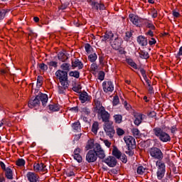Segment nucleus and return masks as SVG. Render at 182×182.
Masks as SVG:
<instances>
[{
    "label": "nucleus",
    "mask_w": 182,
    "mask_h": 182,
    "mask_svg": "<svg viewBox=\"0 0 182 182\" xmlns=\"http://www.w3.org/2000/svg\"><path fill=\"white\" fill-rule=\"evenodd\" d=\"M95 110H97L98 117L102 119V121L104 123H107L108 122H110V114L107 112V111H106L105 107L100 105V102L95 101Z\"/></svg>",
    "instance_id": "f257e3e1"
},
{
    "label": "nucleus",
    "mask_w": 182,
    "mask_h": 182,
    "mask_svg": "<svg viewBox=\"0 0 182 182\" xmlns=\"http://www.w3.org/2000/svg\"><path fill=\"white\" fill-rule=\"evenodd\" d=\"M154 134L161 141L167 143V141H171V137L168 134L163 131L161 128L156 127L153 129Z\"/></svg>",
    "instance_id": "f03ea898"
},
{
    "label": "nucleus",
    "mask_w": 182,
    "mask_h": 182,
    "mask_svg": "<svg viewBox=\"0 0 182 182\" xmlns=\"http://www.w3.org/2000/svg\"><path fill=\"white\" fill-rule=\"evenodd\" d=\"M156 177L158 180H163L166 176V164L163 161H156Z\"/></svg>",
    "instance_id": "7ed1b4c3"
},
{
    "label": "nucleus",
    "mask_w": 182,
    "mask_h": 182,
    "mask_svg": "<svg viewBox=\"0 0 182 182\" xmlns=\"http://www.w3.org/2000/svg\"><path fill=\"white\" fill-rule=\"evenodd\" d=\"M124 141L127 144L128 151H126L125 153H133V149H136V139L132 136H126L124 137Z\"/></svg>",
    "instance_id": "20e7f679"
},
{
    "label": "nucleus",
    "mask_w": 182,
    "mask_h": 182,
    "mask_svg": "<svg viewBox=\"0 0 182 182\" xmlns=\"http://www.w3.org/2000/svg\"><path fill=\"white\" fill-rule=\"evenodd\" d=\"M149 154L151 157L155 159V160H158V161H161V160H163V152L159 148H151L149 149Z\"/></svg>",
    "instance_id": "39448f33"
},
{
    "label": "nucleus",
    "mask_w": 182,
    "mask_h": 182,
    "mask_svg": "<svg viewBox=\"0 0 182 182\" xmlns=\"http://www.w3.org/2000/svg\"><path fill=\"white\" fill-rule=\"evenodd\" d=\"M104 130L107 134L109 136L110 139L114 136V128L113 127V122L109 121L108 122H105L104 124Z\"/></svg>",
    "instance_id": "423d86ee"
},
{
    "label": "nucleus",
    "mask_w": 182,
    "mask_h": 182,
    "mask_svg": "<svg viewBox=\"0 0 182 182\" xmlns=\"http://www.w3.org/2000/svg\"><path fill=\"white\" fill-rule=\"evenodd\" d=\"M55 76L58 79L60 83H69L68 80V72L58 70L55 72Z\"/></svg>",
    "instance_id": "0eeeda50"
},
{
    "label": "nucleus",
    "mask_w": 182,
    "mask_h": 182,
    "mask_svg": "<svg viewBox=\"0 0 182 182\" xmlns=\"http://www.w3.org/2000/svg\"><path fill=\"white\" fill-rule=\"evenodd\" d=\"M94 151L97 154V157H99V159H105V157H106L105 149L102 148V145L100 144H95Z\"/></svg>",
    "instance_id": "6e6552de"
},
{
    "label": "nucleus",
    "mask_w": 182,
    "mask_h": 182,
    "mask_svg": "<svg viewBox=\"0 0 182 182\" xmlns=\"http://www.w3.org/2000/svg\"><path fill=\"white\" fill-rule=\"evenodd\" d=\"M26 178L29 182H41V178L39 175L35 172H28L26 173Z\"/></svg>",
    "instance_id": "1a4fd4ad"
},
{
    "label": "nucleus",
    "mask_w": 182,
    "mask_h": 182,
    "mask_svg": "<svg viewBox=\"0 0 182 182\" xmlns=\"http://www.w3.org/2000/svg\"><path fill=\"white\" fill-rule=\"evenodd\" d=\"M112 48L115 49V50H119L122 44L123 43V39L120 37H115L114 40L110 42Z\"/></svg>",
    "instance_id": "9d476101"
},
{
    "label": "nucleus",
    "mask_w": 182,
    "mask_h": 182,
    "mask_svg": "<svg viewBox=\"0 0 182 182\" xmlns=\"http://www.w3.org/2000/svg\"><path fill=\"white\" fill-rule=\"evenodd\" d=\"M86 160L88 163H95L97 160L96 152L93 150H90L86 154Z\"/></svg>",
    "instance_id": "9b49d317"
},
{
    "label": "nucleus",
    "mask_w": 182,
    "mask_h": 182,
    "mask_svg": "<svg viewBox=\"0 0 182 182\" xmlns=\"http://www.w3.org/2000/svg\"><path fill=\"white\" fill-rule=\"evenodd\" d=\"M103 90L105 93L113 92L114 90V85L112 81H105L102 83Z\"/></svg>",
    "instance_id": "f8f14e48"
},
{
    "label": "nucleus",
    "mask_w": 182,
    "mask_h": 182,
    "mask_svg": "<svg viewBox=\"0 0 182 182\" xmlns=\"http://www.w3.org/2000/svg\"><path fill=\"white\" fill-rule=\"evenodd\" d=\"M104 163H105L108 167H116L117 160L114 158V156H109L104 160Z\"/></svg>",
    "instance_id": "ddd939ff"
},
{
    "label": "nucleus",
    "mask_w": 182,
    "mask_h": 182,
    "mask_svg": "<svg viewBox=\"0 0 182 182\" xmlns=\"http://www.w3.org/2000/svg\"><path fill=\"white\" fill-rule=\"evenodd\" d=\"M129 21L132 22L133 25H135L136 26H140V25H141V22L143 20L140 18L138 16L131 14H129Z\"/></svg>",
    "instance_id": "4468645a"
},
{
    "label": "nucleus",
    "mask_w": 182,
    "mask_h": 182,
    "mask_svg": "<svg viewBox=\"0 0 182 182\" xmlns=\"http://www.w3.org/2000/svg\"><path fill=\"white\" fill-rule=\"evenodd\" d=\"M33 170L36 173H40V171H46V166L43 163H35L33 164Z\"/></svg>",
    "instance_id": "2eb2a0df"
},
{
    "label": "nucleus",
    "mask_w": 182,
    "mask_h": 182,
    "mask_svg": "<svg viewBox=\"0 0 182 182\" xmlns=\"http://www.w3.org/2000/svg\"><path fill=\"white\" fill-rule=\"evenodd\" d=\"M114 38V34L112 31H107L105 35L101 37L102 42H111Z\"/></svg>",
    "instance_id": "dca6fc26"
},
{
    "label": "nucleus",
    "mask_w": 182,
    "mask_h": 182,
    "mask_svg": "<svg viewBox=\"0 0 182 182\" xmlns=\"http://www.w3.org/2000/svg\"><path fill=\"white\" fill-rule=\"evenodd\" d=\"M60 85L58 86V93L60 95H65L66 90L69 89V82H60Z\"/></svg>",
    "instance_id": "f3484780"
},
{
    "label": "nucleus",
    "mask_w": 182,
    "mask_h": 182,
    "mask_svg": "<svg viewBox=\"0 0 182 182\" xmlns=\"http://www.w3.org/2000/svg\"><path fill=\"white\" fill-rule=\"evenodd\" d=\"M37 99H38V100H40V104L41 102L43 105V106H46V103H48V95L46 94H43L42 92H39L38 95H36Z\"/></svg>",
    "instance_id": "a211bd4d"
},
{
    "label": "nucleus",
    "mask_w": 182,
    "mask_h": 182,
    "mask_svg": "<svg viewBox=\"0 0 182 182\" xmlns=\"http://www.w3.org/2000/svg\"><path fill=\"white\" fill-rule=\"evenodd\" d=\"M80 148H76L73 152V159L76 160L77 163H82V156L80 155Z\"/></svg>",
    "instance_id": "6ab92c4d"
},
{
    "label": "nucleus",
    "mask_w": 182,
    "mask_h": 182,
    "mask_svg": "<svg viewBox=\"0 0 182 182\" xmlns=\"http://www.w3.org/2000/svg\"><path fill=\"white\" fill-rule=\"evenodd\" d=\"M71 64L73 69H83V63L78 59L73 60Z\"/></svg>",
    "instance_id": "aec40b11"
},
{
    "label": "nucleus",
    "mask_w": 182,
    "mask_h": 182,
    "mask_svg": "<svg viewBox=\"0 0 182 182\" xmlns=\"http://www.w3.org/2000/svg\"><path fill=\"white\" fill-rule=\"evenodd\" d=\"M80 100L81 103H86L90 101V96L86 92H82L80 94Z\"/></svg>",
    "instance_id": "412c9836"
},
{
    "label": "nucleus",
    "mask_w": 182,
    "mask_h": 182,
    "mask_svg": "<svg viewBox=\"0 0 182 182\" xmlns=\"http://www.w3.org/2000/svg\"><path fill=\"white\" fill-rule=\"evenodd\" d=\"M41 105V100H39L36 96L34 100H31L28 102V106L30 109H33V107H36Z\"/></svg>",
    "instance_id": "4be33fe9"
},
{
    "label": "nucleus",
    "mask_w": 182,
    "mask_h": 182,
    "mask_svg": "<svg viewBox=\"0 0 182 182\" xmlns=\"http://www.w3.org/2000/svg\"><path fill=\"white\" fill-rule=\"evenodd\" d=\"M143 115L142 114L140 113H136L134 114V123L136 126H140V124H141V122H143Z\"/></svg>",
    "instance_id": "5701e85b"
},
{
    "label": "nucleus",
    "mask_w": 182,
    "mask_h": 182,
    "mask_svg": "<svg viewBox=\"0 0 182 182\" xmlns=\"http://www.w3.org/2000/svg\"><path fill=\"white\" fill-rule=\"evenodd\" d=\"M58 60H60V62H66L69 59V57H68V53L64 52H60L58 54Z\"/></svg>",
    "instance_id": "b1692460"
},
{
    "label": "nucleus",
    "mask_w": 182,
    "mask_h": 182,
    "mask_svg": "<svg viewBox=\"0 0 182 182\" xmlns=\"http://www.w3.org/2000/svg\"><path fill=\"white\" fill-rule=\"evenodd\" d=\"M137 42L141 46H147V38L143 36H139L137 38Z\"/></svg>",
    "instance_id": "393cba45"
},
{
    "label": "nucleus",
    "mask_w": 182,
    "mask_h": 182,
    "mask_svg": "<svg viewBox=\"0 0 182 182\" xmlns=\"http://www.w3.org/2000/svg\"><path fill=\"white\" fill-rule=\"evenodd\" d=\"M112 156H114V157H116V159H119L120 157L122 156V151H120V150H119V149H117V146H113Z\"/></svg>",
    "instance_id": "a878e982"
},
{
    "label": "nucleus",
    "mask_w": 182,
    "mask_h": 182,
    "mask_svg": "<svg viewBox=\"0 0 182 182\" xmlns=\"http://www.w3.org/2000/svg\"><path fill=\"white\" fill-rule=\"evenodd\" d=\"M139 58L141 59H149L150 56L149 55V53L146 50H141L139 52Z\"/></svg>",
    "instance_id": "bb28decb"
},
{
    "label": "nucleus",
    "mask_w": 182,
    "mask_h": 182,
    "mask_svg": "<svg viewBox=\"0 0 182 182\" xmlns=\"http://www.w3.org/2000/svg\"><path fill=\"white\" fill-rule=\"evenodd\" d=\"M61 70H63L64 72H69L70 70V64L68 63H63L60 65Z\"/></svg>",
    "instance_id": "cd10ccee"
},
{
    "label": "nucleus",
    "mask_w": 182,
    "mask_h": 182,
    "mask_svg": "<svg viewBox=\"0 0 182 182\" xmlns=\"http://www.w3.org/2000/svg\"><path fill=\"white\" fill-rule=\"evenodd\" d=\"M80 122L79 121H77L72 124V128L73 130H75V132H80L81 129Z\"/></svg>",
    "instance_id": "c85d7f7f"
},
{
    "label": "nucleus",
    "mask_w": 182,
    "mask_h": 182,
    "mask_svg": "<svg viewBox=\"0 0 182 182\" xmlns=\"http://www.w3.org/2000/svg\"><path fill=\"white\" fill-rule=\"evenodd\" d=\"M6 177L9 180H12L14 178L13 173H12V169L10 168H6Z\"/></svg>",
    "instance_id": "c756f323"
},
{
    "label": "nucleus",
    "mask_w": 182,
    "mask_h": 182,
    "mask_svg": "<svg viewBox=\"0 0 182 182\" xmlns=\"http://www.w3.org/2000/svg\"><path fill=\"white\" fill-rule=\"evenodd\" d=\"M99 130V122H95L92 124V132L95 134H97V131Z\"/></svg>",
    "instance_id": "7c9ffc66"
},
{
    "label": "nucleus",
    "mask_w": 182,
    "mask_h": 182,
    "mask_svg": "<svg viewBox=\"0 0 182 182\" xmlns=\"http://www.w3.org/2000/svg\"><path fill=\"white\" fill-rule=\"evenodd\" d=\"M69 76H70L71 77H75V79H79V77H80V73L77 70L70 71L69 73Z\"/></svg>",
    "instance_id": "2f4dec72"
},
{
    "label": "nucleus",
    "mask_w": 182,
    "mask_h": 182,
    "mask_svg": "<svg viewBox=\"0 0 182 182\" xmlns=\"http://www.w3.org/2000/svg\"><path fill=\"white\" fill-rule=\"evenodd\" d=\"M97 59V54H96V53L90 54L88 56V60H90V62H91L92 63H94V62H96Z\"/></svg>",
    "instance_id": "473e14b6"
},
{
    "label": "nucleus",
    "mask_w": 182,
    "mask_h": 182,
    "mask_svg": "<svg viewBox=\"0 0 182 182\" xmlns=\"http://www.w3.org/2000/svg\"><path fill=\"white\" fill-rule=\"evenodd\" d=\"M115 123H117L118 124H120L122 122L123 117H122L121 114H115L113 117Z\"/></svg>",
    "instance_id": "72a5a7b5"
},
{
    "label": "nucleus",
    "mask_w": 182,
    "mask_h": 182,
    "mask_svg": "<svg viewBox=\"0 0 182 182\" xmlns=\"http://www.w3.org/2000/svg\"><path fill=\"white\" fill-rule=\"evenodd\" d=\"M81 113L82 116H90V109L87 107L82 108Z\"/></svg>",
    "instance_id": "f704fd0d"
},
{
    "label": "nucleus",
    "mask_w": 182,
    "mask_h": 182,
    "mask_svg": "<svg viewBox=\"0 0 182 182\" xmlns=\"http://www.w3.org/2000/svg\"><path fill=\"white\" fill-rule=\"evenodd\" d=\"M49 107V109L51 111V112H59L60 110V107H59V105H56V104H54V105H50L48 106Z\"/></svg>",
    "instance_id": "c9c22d12"
},
{
    "label": "nucleus",
    "mask_w": 182,
    "mask_h": 182,
    "mask_svg": "<svg viewBox=\"0 0 182 182\" xmlns=\"http://www.w3.org/2000/svg\"><path fill=\"white\" fill-rule=\"evenodd\" d=\"M132 133L133 134V136H134L135 137H140V136H141L140 131L137 128L132 129Z\"/></svg>",
    "instance_id": "e433bc0d"
},
{
    "label": "nucleus",
    "mask_w": 182,
    "mask_h": 182,
    "mask_svg": "<svg viewBox=\"0 0 182 182\" xmlns=\"http://www.w3.org/2000/svg\"><path fill=\"white\" fill-rule=\"evenodd\" d=\"M146 171H147V169H146V168H144L143 166H139L137 168L136 173L141 176V175L144 174V173H146Z\"/></svg>",
    "instance_id": "4c0bfd02"
},
{
    "label": "nucleus",
    "mask_w": 182,
    "mask_h": 182,
    "mask_svg": "<svg viewBox=\"0 0 182 182\" xmlns=\"http://www.w3.org/2000/svg\"><path fill=\"white\" fill-rule=\"evenodd\" d=\"M82 89V86L79 84H75V85L73 87V92H75L76 93H80V90Z\"/></svg>",
    "instance_id": "58836bf2"
},
{
    "label": "nucleus",
    "mask_w": 182,
    "mask_h": 182,
    "mask_svg": "<svg viewBox=\"0 0 182 182\" xmlns=\"http://www.w3.org/2000/svg\"><path fill=\"white\" fill-rule=\"evenodd\" d=\"M85 49L87 53L88 54L92 53V52H93V48H92V46H90V44L89 43L85 44Z\"/></svg>",
    "instance_id": "ea45409f"
},
{
    "label": "nucleus",
    "mask_w": 182,
    "mask_h": 182,
    "mask_svg": "<svg viewBox=\"0 0 182 182\" xmlns=\"http://www.w3.org/2000/svg\"><path fill=\"white\" fill-rule=\"evenodd\" d=\"M127 62L128 65H129V66H131L134 69H137V64H136V63H134L133 61V60L128 59V60H127Z\"/></svg>",
    "instance_id": "a19ab883"
},
{
    "label": "nucleus",
    "mask_w": 182,
    "mask_h": 182,
    "mask_svg": "<svg viewBox=\"0 0 182 182\" xmlns=\"http://www.w3.org/2000/svg\"><path fill=\"white\" fill-rule=\"evenodd\" d=\"M47 65H48L50 69L51 68H58V62L56 61H48L47 62Z\"/></svg>",
    "instance_id": "79ce46f5"
},
{
    "label": "nucleus",
    "mask_w": 182,
    "mask_h": 182,
    "mask_svg": "<svg viewBox=\"0 0 182 182\" xmlns=\"http://www.w3.org/2000/svg\"><path fill=\"white\" fill-rule=\"evenodd\" d=\"M93 147L95 148V144L93 143V141H92V140L88 141L87 144L85 146L87 150H90V149H93Z\"/></svg>",
    "instance_id": "37998d69"
},
{
    "label": "nucleus",
    "mask_w": 182,
    "mask_h": 182,
    "mask_svg": "<svg viewBox=\"0 0 182 182\" xmlns=\"http://www.w3.org/2000/svg\"><path fill=\"white\" fill-rule=\"evenodd\" d=\"M16 166H18V167H23L25 166V159H19L16 161Z\"/></svg>",
    "instance_id": "c03bdc74"
},
{
    "label": "nucleus",
    "mask_w": 182,
    "mask_h": 182,
    "mask_svg": "<svg viewBox=\"0 0 182 182\" xmlns=\"http://www.w3.org/2000/svg\"><path fill=\"white\" fill-rule=\"evenodd\" d=\"M90 5L92 8V9H95V11H98L99 9V3L91 1Z\"/></svg>",
    "instance_id": "a18cd8bd"
},
{
    "label": "nucleus",
    "mask_w": 182,
    "mask_h": 182,
    "mask_svg": "<svg viewBox=\"0 0 182 182\" xmlns=\"http://www.w3.org/2000/svg\"><path fill=\"white\" fill-rule=\"evenodd\" d=\"M38 68L41 69V70H43V72L48 70V65L45 63H40L38 65Z\"/></svg>",
    "instance_id": "49530a36"
},
{
    "label": "nucleus",
    "mask_w": 182,
    "mask_h": 182,
    "mask_svg": "<svg viewBox=\"0 0 182 182\" xmlns=\"http://www.w3.org/2000/svg\"><path fill=\"white\" fill-rule=\"evenodd\" d=\"M43 79L41 76H38L37 77V84L36 86L39 89V87H41V86H42V82H43Z\"/></svg>",
    "instance_id": "de8ad7c7"
},
{
    "label": "nucleus",
    "mask_w": 182,
    "mask_h": 182,
    "mask_svg": "<svg viewBox=\"0 0 182 182\" xmlns=\"http://www.w3.org/2000/svg\"><path fill=\"white\" fill-rule=\"evenodd\" d=\"M102 141H103L104 144L106 146V147H107L108 149H110L111 146H112V142L109 141L107 139H101Z\"/></svg>",
    "instance_id": "09e8293b"
},
{
    "label": "nucleus",
    "mask_w": 182,
    "mask_h": 182,
    "mask_svg": "<svg viewBox=\"0 0 182 182\" xmlns=\"http://www.w3.org/2000/svg\"><path fill=\"white\" fill-rule=\"evenodd\" d=\"M145 25H146V28H149V29H152L153 31H154L156 29V27L154 26V25L152 23L146 22V23H145Z\"/></svg>",
    "instance_id": "8fccbe9b"
},
{
    "label": "nucleus",
    "mask_w": 182,
    "mask_h": 182,
    "mask_svg": "<svg viewBox=\"0 0 182 182\" xmlns=\"http://www.w3.org/2000/svg\"><path fill=\"white\" fill-rule=\"evenodd\" d=\"M119 97L114 96L112 101L113 106H117V105H119Z\"/></svg>",
    "instance_id": "3c124183"
},
{
    "label": "nucleus",
    "mask_w": 182,
    "mask_h": 182,
    "mask_svg": "<svg viewBox=\"0 0 182 182\" xmlns=\"http://www.w3.org/2000/svg\"><path fill=\"white\" fill-rule=\"evenodd\" d=\"M116 132L118 136H123V134H124V130L122 128H117Z\"/></svg>",
    "instance_id": "603ef678"
},
{
    "label": "nucleus",
    "mask_w": 182,
    "mask_h": 182,
    "mask_svg": "<svg viewBox=\"0 0 182 182\" xmlns=\"http://www.w3.org/2000/svg\"><path fill=\"white\" fill-rule=\"evenodd\" d=\"M66 174H67L68 177H74V176H75V171H73V170H68V171H67Z\"/></svg>",
    "instance_id": "864d4df0"
},
{
    "label": "nucleus",
    "mask_w": 182,
    "mask_h": 182,
    "mask_svg": "<svg viewBox=\"0 0 182 182\" xmlns=\"http://www.w3.org/2000/svg\"><path fill=\"white\" fill-rule=\"evenodd\" d=\"M6 15V11L5 9L0 10V19H4Z\"/></svg>",
    "instance_id": "5fc2aeb1"
},
{
    "label": "nucleus",
    "mask_w": 182,
    "mask_h": 182,
    "mask_svg": "<svg viewBox=\"0 0 182 182\" xmlns=\"http://www.w3.org/2000/svg\"><path fill=\"white\" fill-rule=\"evenodd\" d=\"M119 159L122 161V163H127V157L126 156V154H121Z\"/></svg>",
    "instance_id": "6e6d98bb"
},
{
    "label": "nucleus",
    "mask_w": 182,
    "mask_h": 182,
    "mask_svg": "<svg viewBox=\"0 0 182 182\" xmlns=\"http://www.w3.org/2000/svg\"><path fill=\"white\" fill-rule=\"evenodd\" d=\"M90 68H91V70H93L94 72H96V70H97V64L93 63L91 65Z\"/></svg>",
    "instance_id": "4d7b16f0"
},
{
    "label": "nucleus",
    "mask_w": 182,
    "mask_h": 182,
    "mask_svg": "<svg viewBox=\"0 0 182 182\" xmlns=\"http://www.w3.org/2000/svg\"><path fill=\"white\" fill-rule=\"evenodd\" d=\"M148 92L150 95H154V90L153 88V86L151 85H148Z\"/></svg>",
    "instance_id": "13d9d810"
},
{
    "label": "nucleus",
    "mask_w": 182,
    "mask_h": 182,
    "mask_svg": "<svg viewBox=\"0 0 182 182\" xmlns=\"http://www.w3.org/2000/svg\"><path fill=\"white\" fill-rule=\"evenodd\" d=\"M139 70H140V73L142 75L144 79H146V77H147V75H146V70H144V69H143V68H140Z\"/></svg>",
    "instance_id": "bf43d9fd"
},
{
    "label": "nucleus",
    "mask_w": 182,
    "mask_h": 182,
    "mask_svg": "<svg viewBox=\"0 0 182 182\" xmlns=\"http://www.w3.org/2000/svg\"><path fill=\"white\" fill-rule=\"evenodd\" d=\"M130 38H132V33H130V32L126 33V36L124 38L125 41H128L129 39H130Z\"/></svg>",
    "instance_id": "052dcab7"
},
{
    "label": "nucleus",
    "mask_w": 182,
    "mask_h": 182,
    "mask_svg": "<svg viewBox=\"0 0 182 182\" xmlns=\"http://www.w3.org/2000/svg\"><path fill=\"white\" fill-rule=\"evenodd\" d=\"M177 132V127L176 125H173L171 127V132L174 134Z\"/></svg>",
    "instance_id": "680f3d73"
},
{
    "label": "nucleus",
    "mask_w": 182,
    "mask_h": 182,
    "mask_svg": "<svg viewBox=\"0 0 182 182\" xmlns=\"http://www.w3.org/2000/svg\"><path fill=\"white\" fill-rule=\"evenodd\" d=\"M98 9H100V11H105L106 9V7L105 6V4H99Z\"/></svg>",
    "instance_id": "e2e57ef3"
},
{
    "label": "nucleus",
    "mask_w": 182,
    "mask_h": 182,
    "mask_svg": "<svg viewBox=\"0 0 182 182\" xmlns=\"http://www.w3.org/2000/svg\"><path fill=\"white\" fill-rule=\"evenodd\" d=\"M172 15L174 18H178L180 17V13L176 11H173L172 12Z\"/></svg>",
    "instance_id": "0e129e2a"
},
{
    "label": "nucleus",
    "mask_w": 182,
    "mask_h": 182,
    "mask_svg": "<svg viewBox=\"0 0 182 182\" xmlns=\"http://www.w3.org/2000/svg\"><path fill=\"white\" fill-rule=\"evenodd\" d=\"M158 14H157V10L153 9L152 10V18H157Z\"/></svg>",
    "instance_id": "69168bd1"
},
{
    "label": "nucleus",
    "mask_w": 182,
    "mask_h": 182,
    "mask_svg": "<svg viewBox=\"0 0 182 182\" xmlns=\"http://www.w3.org/2000/svg\"><path fill=\"white\" fill-rule=\"evenodd\" d=\"M156 39H154V38H152L151 39V41H149V44L151 46L153 45H156Z\"/></svg>",
    "instance_id": "338daca9"
},
{
    "label": "nucleus",
    "mask_w": 182,
    "mask_h": 182,
    "mask_svg": "<svg viewBox=\"0 0 182 182\" xmlns=\"http://www.w3.org/2000/svg\"><path fill=\"white\" fill-rule=\"evenodd\" d=\"M177 56H182V46L179 48Z\"/></svg>",
    "instance_id": "774afa93"
}]
</instances>
